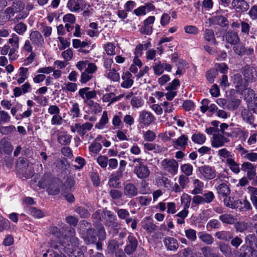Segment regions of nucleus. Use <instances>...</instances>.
Masks as SVG:
<instances>
[{
	"label": "nucleus",
	"instance_id": "f704fd0d",
	"mask_svg": "<svg viewBox=\"0 0 257 257\" xmlns=\"http://www.w3.org/2000/svg\"><path fill=\"white\" fill-rule=\"evenodd\" d=\"M219 219L223 223L232 224L235 222V218L231 214H224L219 216Z\"/></svg>",
	"mask_w": 257,
	"mask_h": 257
},
{
	"label": "nucleus",
	"instance_id": "c03bdc74",
	"mask_svg": "<svg viewBox=\"0 0 257 257\" xmlns=\"http://www.w3.org/2000/svg\"><path fill=\"white\" fill-rule=\"evenodd\" d=\"M72 136L67 134H64L58 137V142L62 145H67L71 142Z\"/></svg>",
	"mask_w": 257,
	"mask_h": 257
},
{
	"label": "nucleus",
	"instance_id": "79ce46f5",
	"mask_svg": "<svg viewBox=\"0 0 257 257\" xmlns=\"http://www.w3.org/2000/svg\"><path fill=\"white\" fill-rule=\"evenodd\" d=\"M153 69L156 75H160L164 72V63L162 64L160 61H158L154 64Z\"/></svg>",
	"mask_w": 257,
	"mask_h": 257
},
{
	"label": "nucleus",
	"instance_id": "6e6d98bb",
	"mask_svg": "<svg viewBox=\"0 0 257 257\" xmlns=\"http://www.w3.org/2000/svg\"><path fill=\"white\" fill-rule=\"evenodd\" d=\"M63 122V118L59 114L53 115L51 120L52 125H61Z\"/></svg>",
	"mask_w": 257,
	"mask_h": 257
},
{
	"label": "nucleus",
	"instance_id": "a18cd8bd",
	"mask_svg": "<svg viewBox=\"0 0 257 257\" xmlns=\"http://www.w3.org/2000/svg\"><path fill=\"white\" fill-rule=\"evenodd\" d=\"M186 237L191 241H195L197 238L196 231L193 229L189 228L185 230Z\"/></svg>",
	"mask_w": 257,
	"mask_h": 257
},
{
	"label": "nucleus",
	"instance_id": "338daca9",
	"mask_svg": "<svg viewBox=\"0 0 257 257\" xmlns=\"http://www.w3.org/2000/svg\"><path fill=\"white\" fill-rule=\"evenodd\" d=\"M88 63L89 61L87 60H81L78 61L75 66L80 71H82L86 68Z\"/></svg>",
	"mask_w": 257,
	"mask_h": 257
},
{
	"label": "nucleus",
	"instance_id": "473e14b6",
	"mask_svg": "<svg viewBox=\"0 0 257 257\" xmlns=\"http://www.w3.org/2000/svg\"><path fill=\"white\" fill-rule=\"evenodd\" d=\"M176 65L178 67L176 72L177 75H181L188 68V64L182 59H179Z\"/></svg>",
	"mask_w": 257,
	"mask_h": 257
},
{
	"label": "nucleus",
	"instance_id": "603ef678",
	"mask_svg": "<svg viewBox=\"0 0 257 257\" xmlns=\"http://www.w3.org/2000/svg\"><path fill=\"white\" fill-rule=\"evenodd\" d=\"M121 176V174L119 173L117 175L112 174L111 175L109 180V184L110 186H112L114 187H117L118 185L117 181Z\"/></svg>",
	"mask_w": 257,
	"mask_h": 257
},
{
	"label": "nucleus",
	"instance_id": "bf43d9fd",
	"mask_svg": "<svg viewBox=\"0 0 257 257\" xmlns=\"http://www.w3.org/2000/svg\"><path fill=\"white\" fill-rule=\"evenodd\" d=\"M219 247L220 251L225 255L229 254L231 253V249L229 246L223 242L219 243Z\"/></svg>",
	"mask_w": 257,
	"mask_h": 257
},
{
	"label": "nucleus",
	"instance_id": "20e7f679",
	"mask_svg": "<svg viewBox=\"0 0 257 257\" xmlns=\"http://www.w3.org/2000/svg\"><path fill=\"white\" fill-rule=\"evenodd\" d=\"M178 166V162L174 159H165L161 162L162 169L172 176L177 174Z\"/></svg>",
	"mask_w": 257,
	"mask_h": 257
},
{
	"label": "nucleus",
	"instance_id": "a878e982",
	"mask_svg": "<svg viewBox=\"0 0 257 257\" xmlns=\"http://www.w3.org/2000/svg\"><path fill=\"white\" fill-rule=\"evenodd\" d=\"M233 233L228 231H220L215 233V236L219 239L229 241L232 238Z\"/></svg>",
	"mask_w": 257,
	"mask_h": 257
},
{
	"label": "nucleus",
	"instance_id": "49530a36",
	"mask_svg": "<svg viewBox=\"0 0 257 257\" xmlns=\"http://www.w3.org/2000/svg\"><path fill=\"white\" fill-rule=\"evenodd\" d=\"M143 138L146 141L152 142L155 140L156 135L153 131L148 130L144 134Z\"/></svg>",
	"mask_w": 257,
	"mask_h": 257
},
{
	"label": "nucleus",
	"instance_id": "864d4df0",
	"mask_svg": "<svg viewBox=\"0 0 257 257\" xmlns=\"http://www.w3.org/2000/svg\"><path fill=\"white\" fill-rule=\"evenodd\" d=\"M29 211L31 215L36 218H41L44 215L43 213L41 210L34 207H30Z\"/></svg>",
	"mask_w": 257,
	"mask_h": 257
},
{
	"label": "nucleus",
	"instance_id": "09e8293b",
	"mask_svg": "<svg viewBox=\"0 0 257 257\" xmlns=\"http://www.w3.org/2000/svg\"><path fill=\"white\" fill-rule=\"evenodd\" d=\"M73 55V51L71 49H67L62 52V57L64 59L65 61H70Z\"/></svg>",
	"mask_w": 257,
	"mask_h": 257
},
{
	"label": "nucleus",
	"instance_id": "5701e85b",
	"mask_svg": "<svg viewBox=\"0 0 257 257\" xmlns=\"http://www.w3.org/2000/svg\"><path fill=\"white\" fill-rule=\"evenodd\" d=\"M210 22L214 25H218L221 27L227 26L228 21L227 19L223 16H216L210 19Z\"/></svg>",
	"mask_w": 257,
	"mask_h": 257
},
{
	"label": "nucleus",
	"instance_id": "39448f33",
	"mask_svg": "<svg viewBox=\"0 0 257 257\" xmlns=\"http://www.w3.org/2000/svg\"><path fill=\"white\" fill-rule=\"evenodd\" d=\"M85 224L88 225V223L86 221H83L80 224V233L82 235V238L86 243H92L95 241L96 233L92 229H87L86 231L83 230V227L85 226Z\"/></svg>",
	"mask_w": 257,
	"mask_h": 257
},
{
	"label": "nucleus",
	"instance_id": "4d7b16f0",
	"mask_svg": "<svg viewBox=\"0 0 257 257\" xmlns=\"http://www.w3.org/2000/svg\"><path fill=\"white\" fill-rule=\"evenodd\" d=\"M189 178L187 176L184 175H180L179 177L178 182L180 187L184 189L186 187L188 183H189Z\"/></svg>",
	"mask_w": 257,
	"mask_h": 257
},
{
	"label": "nucleus",
	"instance_id": "c85d7f7f",
	"mask_svg": "<svg viewBox=\"0 0 257 257\" xmlns=\"http://www.w3.org/2000/svg\"><path fill=\"white\" fill-rule=\"evenodd\" d=\"M241 117L246 122L251 124L253 123L254 118L252 113L247 109H244L241 111Z\"/></svg>",
	"mask_w": 257,
	"mask_h": 257
},
{
	"label": "nucleus",
	"instance_id": "5fc2aeb1",
	"mask_svg": "<svg viewBox=\"0 0 257 257\" xmlns=\"http://www.w3.org/2000/svg\"><path fill=\"white\" fill-rule=\"evenodd\" d=\"M204 202L206 203H211L215 198L213 193L211 191H208L202 195Z\"/></svg>",
	"mask_w": 257,
	"mask_h": 257
},
{
	"label": "nucleus",
	"instance_id": "8fccbe9b",
	"mask_svg": "<svg viewBox=\"0 0 257 257\" xmlns=\"http://www.w3.org/2000/svg\"><path fill=\"white\" fill-rule=\"evenodd\" d=\"M10 221L3 217H0V232H2L5 230L8 229L10 228Z\"/></svg>",
	"mask_w": 257,
	"mask_h": 257
},
{
	"label": "nucleus",
	"instance_id": "de8ad7c7",
	"mask_svg": "<svg viewBox=\"0 0 257 257\" xmlns=\"http://www.w3.org/2000/svg\"><path fill=\"white\" fill-rule=\"evenodd\" d=\"M131 103L133 107L139 108L143 106L144 101L141 97L135 96L132 98Z\"/></svg>",
	"mask_w": 257,
	"mask_h": 257
},
{
	"label": "nucleus",
	"instance_id": "bb28decb",
	"mask_svg": "<svg viewBox=\"0 0 257 257\" xmlns=\"http://www.w3.org/2000/svg\"><path fill=\"white\" fill-rule=\"evenodd\" d=\"M62 89L66 93H74L77 90V84L75 83L68 82L63 84Z\"/></svg>",
	"mask_w": 257,
	"mask_h": 257
},
{
	"label": "nucleus",
	"instance_id": "4468645a",
	"mask_svg": "<svg viewBox=\"0 0 257 257\" xmlns=\"http://www.w3.org/2000/svg\"><path fill=\"white\" fill-rule=\"evenodd\" d=\"M217 155L222 161L226 163L234 158V154L226 148H222L217 151Z\"/></svg>",
	"mask_w": 257,
	"mask_h": 257
},
{
	"label": "nucleus",
	"instance_id": "e433bc0d",
	"mask_svg": "<svg viewBox=\"0 0 257 257\" xmlns=\"http://www.w3.org/2000/svg\"><path fill=\"white\" fill-rule=\"evenodd\" d=\"M225 38L226 41L231 44H236L239 41L237 33H226Z\"/></svg>",
	"mask_w": 257,
	"mask_h": 257
},
{
	"label": "nucleus",
	"instance_id": "ea45409f",
	"mask_svg": "<svg viewBox=\"0 0 257 257\" xmlns=\"http://www.w3.org/2000/svg\"><path fill=\"white\" fill-rule=\"evenodd\" d=\"M191 200V196L186 193H184L181 197V204L183 205L184 208L188 209L189 207Z\"/></svg>",
	"mask_w": 257,
	"mask_h": 257
},
{
	"label": "nucleus",
	"instance_id": "0eeeda50",
	"mask_svg": "<svg viewBox=\"0 0 257 257\" xmlns=\"http://www.w3.org/2000/svg\"><path fill=\"white\" fill-rule=\"evenodd\" d=\"M63 185L62 182L59 179H53L47 189V191L49 195H55L60 193V189Z\"/></svg>",
	"mask_w": 257,
	"mask_h": 257
},
{
	"label": "nucleus",
	"instance_id": "c9c22d12",
	"mask_svg": "<svg viewBox=\"0 0 257 257\" xmlns=\"http://www.w3.org/2000/svg\"><path fill=\"white\" fill-rule=\"evenodd\" d=\"M181 172L186 176H190L192 174L193 168L190 164H184L180 166Z\"/></svg>",
	"mask_w": 257,
	"mask_h": 257
},
{
	"label": "nucleus",
	"instance_id": "4c0bfd02",
	"mask_svg": "<svg viewBox=\"0 0 257 257\" xmlns=\"http://www.w3.org/2000/svg\"><path fill=\"white\" fill-rule=\"evenodd\" d=\"M102 149V146L100 143L93 142L89 147V152L93 154H98Z\"/></svg>",
	"mask_w": 257,
	"mask_h": 257
},
{
	"label": "nucleus",
	"instance_id": "412c9836",
	"mask_svg": "<svg viewBox=\"0 0 257 257\" xmlns=\"http://www.w3.org/2000/svg\"><path fill=\"white\" fill-rule=\"evenodd\" d=\"M233 81L238 91L244 89L247 86V82L245 80H242L240 74H237L233 75Z\"/></svg>",
	"mask_w": 257,
	"mask_h": 257
},
{
	"label": "nucleus",
	"instance_id": "7ed1b4c3",
	"mask_svg": "<svg viewBox=\"0 0 257 257\" xmlns=\"http://www.w3.org/2000/svg\"><path fill=\"white\" fill-rule=\"evenodd\" d=\"M241 170L246 172L247 177L252 181V184L257 186L256 166L248 162H244L241 165Z\"/></svg>",
	"mask_w": 257,
	"mask_h": 257
},
{
	"label": "nucleus",
	"instance_id": "4be33fe9",
	"mask_svg": "<svg viewBox=\"0 0 257 257\" xmlns=\"http://www.w3.org/2000/svg\"><path fill=\"white\" fill-rule=\"evenodd\" d=\"M128 242L125 248V251L127 254L132 253L137 246V241L132 235H130L128 236Z\"/></svg>",
	"mask_w": 257,
	"mask_h": 257
},
{
	"label": "nucleus",
	"instance_id": "b1692460",
	"mask_svg": "<svg viewBox=\"0 0 257 257\" xmlns=\"http://www.w3.org/2000/svg\"><path fill=\"white\" fill-rule=\"evenodd\" d=\"M164 242L169 250L175 251L178 248L177 240L174 238L167 237L165 238Z\"/></svg>",
	"mask_w": 257,
	"mask_h": 257
},
{
	"label": "nucleus",
	"instance_id": "6ab92c4d",
	"mask_svg": "<svg viewBox=\"0 0 257 257\" xmlns=\"http://www.w3.org/2000/svg\"><path fill=\"white\" fill-rule=\"evenodd\" d=\"M192 183L193 189L191 191V194L193 195L201 194L204 188V183L198 179H193Z\"/></svg>",
	"mask_w": 257,
	"mask_h": 257
},
{
	"label": "nucleus",
	"instance_id": "f8f14e48",
	"mask_svg": "<svg viewBox=\"0 0 257 257\" xmlns=\"http://www.w3.org/2000/svg\"><path fill=\"white\" fill-rule=\"evenodd\" d=\"M232 6L238 13H242L249 9V5L244 0H233Z\"/></svg>",
	"mask_w": 257,
	"mask_h": 257
},
{
	"label": "nucleus",
	"instance_id": "052dcab7",
	"mask_svg": "<svg viewBox=\"0 0 257 257\" xmlns=\"http://www.w3.org/2000/svg\"><path fill=\"white\" fill-rule=\"evenodd\" d=\"M201 250L205 257H215L216 255L212 252L211 248L209 246L202 247Z\"/></svg>",
	"mask_w": 257,
	"mask_h": 257
},
{
	"label": "nucleus",
	"instance_id": "774afa93",
	"mask_svg": "<svg viewBox=\"0 0 257 257\" xmlns=\"http://www.w3.org/2000/svg\"><path fill=\"white\" fill-rule=\"evenodd\" d=\"M92 78V75L84 70L81 73L80 81L82 83H85L89 81Z\"/></svg>",
	"mask_w": 257,
	"mask_h": 257
},
{
	"label": "nucleus",
	"instance_id": "58836bf2",
	"mask_svg": "<svg viewBox=\"0 0 257 257\" xmlns=\"http://www.w3.org/2000/svg\"><path fill=\"white\" fill-rule=\"evenodd\" d=\"M239 202L240 204H238L239 207L237 208L240 210H248L251 208L250 203L246 198L243 199H239Z\"/></svg>",
	"mask_w": 257,
	"mask_h": 257
},
{
	"label": "nucleus",
	"instance_id": "aec40b11",
	"mask_svg": "<svg viewBox=\"0 0 257 257\" xmlns=\"http://www.w3.org/2000/svg\"><path fill=\"white\" fill-rule=\"evenodd\" d=\"M217 193L219 196L223 197L228 196L230 193L229 185L227 183H222L216 187Z\"/></svg>",
	"mask_w": 257,
	"mask_h": 257
},
{
	"label": "nucleus",
	"instance_id": "6e6552de",
	"mask_svg": "<svg viewBox=\"0 0 257 257\" xmlns=\"http://www.w3.org/2000/svg\"><path fill=\"white\" fill-rule=\"evenodd\" d=\"M134 172L140 179L146 178L150 174L148 167L143 163L136 165L134 168Z\"/></svg>",
	"mask_w": 257,
	"mask_h": 257
},
{
	"label": "nucleus",
	"instance_id": "a19ab883",
	"mask_svg": "<svg viewBox=\"0 0 257 257\" xmlns=\"http://www.w3.org/2000/svg\"><path fill=\"white\" fill-rule=\"evenodd\" d=\"M30 39L36 44H40L44 41L43 38L41 33H31Z\"/></svg>",
	"mask_w": 257,
	"mask_h": 257
},
{
	"label": "nucleus",
	"instance_id": "13d9d810",
	"mask_svg": "<svg viewBox=\"0 0 257 257\" xmlns=\"http://www.w3.org/2000/svg\"><path fill=\"white\" fill-rule=\"evenodd\" d=\"M1 146H3L4 151L5 153L9 154L12 153L13 148L11 143L7 141H3Z\"/></svg>",
	"mask_w": 257,
	"mask_h": 257
},
{
	"label": "nucleus",
	"instance_id": "ddd939ff",
	"mask_svg": "<svg viewBox=\"0 0 257 257\" xmlns=\"http://www.w3.org/2000/svg\"><path fill=\"white\" fill-rule=\"evenodd\" d=\"M28 69L20 67L18 71V73L15 75L13 79L17 80L19 84H22L28 78Z\"/></svg>",
	"mask_w": 257,
	"mask_h": 257
},
{
	"label": "nucleus",
	"instance_id": "0e129e2a",
	"mask_svg": "<svg viewBox=\"0 0 257 257\" xmlns=\"http://www.w3.org/2000/svg\"><path fill=\"white\" fill-rule=\"evenodd\" d=\"M93 124L90 122H85L81 125V135H85L87 132L91 130Z\"/></svg>",
	"mask_w": 257,
	"mask_h": 257
},
{
	"label": "nucleus",
	"instance_id": "1a4fd4ad",
	"mask_svg": "<svg viewBox=\"0 0 257 257\" xmlns=\"http://www.w3.org/2000/svg\"><path fill=\"white\" fill-rule=\"evenodd\" d=\"M199 173L202 177L205 179H212L216 176L215 170L209 166H203L198 169Z\"/></svg>",
	"mask_w": 257,
	"mask_h": 257
},
{
	"label": "nucleus",
	"instance_id": "7c9ffc66",
	"mask_svg": "<svg viewBox=\"0 0 257 257\" xmlns=\"http://www.w3.org/2000/svg\"><path fill=\"white\" fill-rule=\"evenodd\" d=\"M72 104V107L69 112V114L73 118L78 117L80 116V108L78 103L70 101Z\"/></svg>",
	"mask_w": 257,
	"mask_h": 257
},
{
	"label": "nucleus",
	"instance_id": "9d476101",
	"mask_svg": "<svg viewBox=\"0 0 257 257\" xmlns=\"http://www.w3.org/2000/svg\"><path fill=\"white\" fill-rule=\"evenodd\" d=\"M83 0H68L67 7L72 12H79L83 10Z\"/></svg>",
	"mask_w": 257,
	"mask_h": 257
},
{
	"label": "nucleus",
	"instance_id": "3c124183",
	"mask_svg": "<svg viewBox=\"0 0 257 257\" xmlns=\"http://www.w3.org/2000/svg\"><path fill=\"white\" fill-rule=\"evenodd\" d=\"M107 77L113 81H118L120 79L119 73L114 69L109 70L107 73Z\"/></svg>",
	"mask_w": 257,
	"mask_h": 257
},
{
	"label": "nucleus",
	"instance_id": "37998d69",
	"mask_svg": "<svg viewBox=\"0 0 257 257\" xmlns=\"http://www.w3.org/2000/svg\"><path fill=\"white\" fill-rule=\"evenodd\" d=\"M226 164L229 166L230 169L234 173L238 174L240 172L239 165L235 162V158L230 160Z\"/></svg>",
	"mask_w": 257,
	"mask_h": 257
},
{
	"label": "nucleus",
	"instance_id": "cd10ccee",
	"mask_svg": "<svg viewBox=\"0 0 257 257\" xmlns=\"http://www.w3.org/2000/svg\"><path fill=\"white\" fill-rule=\"evenodd\" d=\"M198 235L199 239L206 244H211L214 241L213 237L208 233L200 232Z\"/></svg>",
	"mask_w": 257,
	"mask_h": 257
},
{
	"label": "nucleus",
	"instance_id": "f3484780",
	"mask_svg": "<svg viewBox=\"0 0 257 257\" xmlns=\"http://www.w3.org/2000/svg\"><path fill=\"white\" fill-rule=\"evenodd\" d=\"M123 80L121 84V86L124 88H129L133 85L134 81L132 79V74L127 71L123 72L121 76Z\"/></svg>",
	"mask_w": 257,
	"mask_h": 257
},
{
	"label": "nucleus",
	"instance_id": "dca6fc26",
	"mask_svg": "<svg viewBox=\"0 0 257 257\" xmlns=\"http://www.w3.org/2000/svg\"><path fill=\"white\" fill-rule=\"evenodd\" d=\"M141 225L145 230L150 233L155 231L157 227L150 217L144 218L141 222Z\"/></svg>",
	"mask_w": 257,
	"mask_h": 257
},
{
	"label": "nucleus",
	"instance_id": "69168bd1",
	"mask_svg": "<svg viewBox=\"0 0 257 257\" xmlns=\"http://www.w3.org/2000/svg\"><path fill=\"white\" fill-rule=\"evenodd\" d=\"M215 71H219L222 73H225L227 72L228 69L227 65L225 63H222L220 64H215Z\"/></svg>",
	"mask_w": 257,
	"mask_h": 257
},
{
	"label": "nucleus",
	"instance_id": "e2e57ef3",
	"mask_svg": "<svg viewBox=\"0 0 257 257\" xmlns=\"http://www.w3.org/2000/svg\"><path fill=\"white\" fill-rule=\"evenodd\" d=\"M58 39L60 43V45L59 46V48L60 50H64L65 48L69 47L70 43L69 41V40L61 37H58Z\"/></svg>",
	"mask_w": 257,
	"mask_h": 257
},
{
	"label": "nucleus",
	"instance_id": "393cba45",
	"mask_svg": "<svg viewBox=\"0 0 257 257\" xmlns=\"http://www.w3.org/2000/svg\"><path fill=\"white\" fill-rule=\"evenodd\" d=\"M224 205L231 209H237L238 204H240L239 199L235 200L233 197H226L223 200Z\"/></svg>",
	"mask_w": 257,
	"mask_h": 257
},
{
	"label": "nucleus",
	"instance_id": "2f4dec72",
	"mask_svg": "<svg viewBox=\"0 0 257 257\" xmlns=\"http://www.w3.org/2000/svg\"><path fill=\"white\" fill-rule=\"evenodd\" d=\"M191 140L195 144L202 145L205 143L206 137L203 134L197 133L192 135Z\"/></svg>",
	"mask_w": 257,
	"mask_h": 257
},
{
	"label": "nucleus",
	"instance_id": "423d86ee",
	"mask_svg": "<svg viewBox=\"0 0 257 257\" xmlns=\"http://www.w3.org/2000/svg\"><path fill=\"white\" fill-rule=\"evenodd\" d=\"M229 142V140L223 134L217 132L214 133L211 139V145L213 148H218L224 146L225 143Z\"/></svg>",
	"mask_w": 257,
	"mask_h": 257
},
{
	"label": "nucleus",
	"instance_id": "2eb2a0df",
	"mask_svg": "<svg viewBox=\"0 0 257 257\" xmlns=\"http://www.w3.org/2000/svg\"><path fill=\"white\" fill-rule=\"evenodd\" d=\"M188 137L182 135L180 137L172 141L173 146L177 149H184L188 144Z\"/></svg>",
	"mask_w": 257,
	"mask_h": 257
},
{
	"label": "nucleus",
	"instance_id": "f03ea898",
	"mask_svg": "<svg viewBox=\"0 0 257 257\" xmlns=\"http://www.w3.org/2000/svg\"><path fill=\"white\" fill-rule=\"evenodd\" d=\"M156 118L150 111L143 110L139 112L138 121L144 127H148L155 123Z\"/></svg>",
	"mask_w": 257,
	"mask_h": 257
},
{
	"label": "nucleus",
	"instance_id": "a211bd4d",
	"mask_svg": "<svg viewBox=\"0 0 257 257\" xmlns=\"http://www.w3.org/2000/svg\"><path fill=\"white\" fill-rule=\"evenodd\" d=\"M123 194L127 197L131 198L138 194V189L133 184L127 183L124 186Z\"/></svg>",
	"mask_w": 257,
	"mask_h": 257
},
{
	"label": "nucleus",
	"instance_id": "f257e3e1",
	"mask_svg": "<svg viewBox=\"0 0 257 257\" xmlns=\"http://www.w3.org/2000/svg\"><path fill=\"white\" fill-rule=\"evenodd\" d=\"M64 246L65 252L71 257H84L83 252L80 251L78 247V239L76 237H72L71 239L70 243Z\"/></svg>",
	"mask_w": 257,
	"mask_h": 257
},
{
	"label": "nucleus",
	"instance_id": "c756f323",
	"mask_svg": "<svg viewBox=\"0 0 257 257\" xmlns=\"http://www.w3.org/2000/svg\"><path fill=\"white\" fill-rule=\"evenodd\" d=\"M108 122V117L107 113L106 111H104L99 122L95 124V126L99 130H102L105 127V125Z\"/></svg>",
	"mask_w": 257,
	"mask_h": 257
},
{
	"label": "nucleus",
	"instance_id": "9b49d317",
	"mask_svg": "<svg viewBox=\"0 0 257 257\" xmlns=\"http://www.w3.org/2000/svg\"><path fill=\"white\" fill-rule=\"evenodd\" d=\"M243 73L246 82L257 79V72L255 69L252 67L248 66L244 67Z\"/></svg>",
	"mask_w": 257,
	"mask_h": 257
},
{
	"label": "nucleus",
	"instance_id": "680f3d73",
	"mask_svg": "<svg viewBox=\"0 0 257 257\" xmlns=\"http://www.w3.org/2000/svg\"><path fill=\"white\" fill-rule=\"evenodd\" d=\"M98 164L102 168H106L108 164V158L105 156H99L97 159Z\"/></svg>",
	"mask_w": 257,
	"mask_h": 257
},
{
	"label": "nucleus",
	"instance_id": "72a5a7b5",
	"mask_svg": "<svg viewBox=\"0 0 257 257\" xmlns=\"http://www.w3.org/2000/svg\"><path fill=\"white\" fill-rule=\"evenodd\" d=\"M53 180V179L51 178L49 175H45L39 182L38 185L42 188H48L49 184Z\"/></svg>",
	"mask_w": 257,
	"mask_h": 257
}]
</instances>
